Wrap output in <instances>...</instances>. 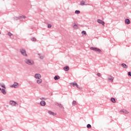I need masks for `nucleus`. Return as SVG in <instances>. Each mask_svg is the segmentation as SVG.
<instances>
[{
	"mask_svg": "<svg viewBox=\"0 0 131 131\" xmlns=\"http://www.w3.org/2000/svg\"><path fill=\"white\" fill-rule=\"evenodd\" d=\"M71 84H72V85H73V86H74V85H76H76H77V83H76V82H74V83H72Z\"/></svg>",
	"mask_w": 131,
	"mask_h": 131,
	"instance_id": "obj_29",
	"label": "nucleus"
},
{
	"mask_svg": "<svg viewBox=\"0 0 131 131\" xmlns=\"http://www.w3.org/2000/svg\"><path fill=\"white\" fill-rule=\"evenodd\" d=\"M121 66H122L123 68H124V69H127L128 68V67L125 63H122Z\"/></svg>",
	"mask_w": 131,
	"mask_h": 131,
	"instance_id": "obj_12",
	"label": "nucleus"
},
{
	"mask_svg": "<svg viewBox=\"0 0 131 131\" xmlns=\"http://www.w3.org/2000/svg\"><path fill=\"white\" fill-rule=\"evenodd\" d=\"M28 83L30 84V85H33V83L31 82V81H28Z\"/></svg>",
	"mask_w": 131,
	"mask_h": 131,
	"instance_id": "obj_30",
	"label": "nucleus"
},
{
	"mask_svg": "<svg viewBox=\"0 0 131 131\" xmlns=\"http://www.w3.org/2000/svg\"><path fill=\"white\" fill-rule=\"evenodd\" d=\"M40 100H45V101L48 100V98L45 97H41L39 98Z\"/></svg>",
	"mask_w": 131,
	"mask_h": 131,
	"instance_id": "obj_28",
	"label": "nucleus"
},
{
	"mask_svg": "<svg viewBox=\"0 0 131 131\" xmlns=\"http://www.w3.org/2000/svg\"><path fill=\"white\" fill-rule=\"evenodd\" d=\"M56 105L57 106H58V107H59V108H61V109L63 108V105H62V104H61V103H57L56 104Z\"/></svg>",
	"mask_w": 131,
	"mask_h": 131,
	"instance_id": "obj_18",
	"label": "nucleus"
},
{
	"mask_svg": "<svg viewBox=\"0 0 131 131\" xmlns=\"http://www.w3.org/2000/svg\"><path fill=\"white\" fill-rule=\"evenodd\" d=\"M0 91H2V88H0Z\"/></svg>",
	"mask_w": 131,
	"mask_h": 131,
	"instance_id": "obj_37",
	"label": "nucleus"
},
{
	"mask_svg": "<svg viewBox=\"0 0 131 131\" xmlns=\"http://www.w3.org/2000/svg\"><path fill=\"white\" fill-rule=\"evenodd\" d=\"M86 4H84V1H81L80 2V5L81 6H84L86 5Z\"/></svg>",
	"mask_w": 131,
	"mask_h": 131,
	"instance_id": "obj_22",
	"label": "nucleus"
},
{
	"mask_svg": "<svg viewBox=\"0 0 131 131\" xmlns=\"http://www.w3.org/2000/svg\"><path fill=\"white\" fill-rule=\"evenodd\" d=\"M75 14H77V15H78V14H80V11H79V10H76L75 11Z\"/></svg>",
	"mask_w": 131,
	"mask_h": 131,
	"instance_id": "obj_23",
	"label": "nucleus"
},
{
	"mask_svg": "<svg viewBox=\"0 0 131 131\" xmlns=\"http://www.w3.org/2000/svg\"><path fill=\"white\" fill-rule=\"evenodd\" d=\"M34 77L37 79L36 83L38 84L41 83L42 82V80L41 78V75L40 74H36L34 75Z\"/></svg>",
	"mask_w": 131,
	"mask_h": 131,
	"instance_id": "obj_2",
	"label": "nucleus"
},
{
	"mask_svg": "<svg viewBox=\"0 0 131 131\" xmlns=\"http://www.w3.org/2000/svg\"><path fill=\"white\" fill-rule=\"evenodd\" d=\"M38 56L39 59H41V60H43V58H45V56L43 55H41V54L40 53H39Z\"/></svg>",
	"mask_w": 131,
	"mask_h": 131,
	"instance_id": "obj_15",
	"label": "nucleus"
},
{
	"mask_svg": "<svg viewBox=\"0 0 131 131\" xmlns=\"http://www.w3.org/2000/svg\"><path fill=\"white\" fill-rule=\"evenodd\" d=\"M2 88H4L5 89H6V85L5 84H1Z\"/></svg>",
	"mask_w": 131,
	"mask_h": 131,
	"instance_id": "obj_32",
	"label": "nucleus"
},
{
	"mask_svg": "<svg viewBox=\"0 0 131 131\" xmlns=\"http://www.w3.org/2000/svg\"><path fill=\"white\" fill-rule=\"evenodd\" d=\"M128 76H131V72H128Z\"/></svg>",
	"mask_w": 131,
	"mask_h": 131,
	"instance_id": "obj_36",
	"label": "nucleus"
},
{
	"mask_svg": "<svg viewBox=\"0 0 131 131\" xmlns=\"http://www.w3.org/2000/svg\"><path fill=\"white\" fill-rule=\"evenodd\" d=\"M19 86H20L19 83L16 82H15L12 85H10V88H14V89H18Z\"/></svg>",
	"mask_w": 131,
	"mask_h": 131,
	"instance_id": "obj_7",
	"label": "nucleus"
},
{
	"mask_svg": "<svg viewBox=\"0 0 131 131\" xmlns=\"http://www.w3.org/2000/svg\"><path fill=\"white\" fill-rule=\"evenodd\" d=\"M82 35H86V32L85 31H82L81 32Z\"/></svg>",
	"mask_w": 131,
	"mask_h": 131,
	"instance_id": "obj_21",
	"label": "nucleus"
},
{
	"mask_svg": "<svg viewBox=\"0 0 131 131\" xmlns=\"http://www.w3.org/2000/svg\"><path fill=\"white\" fill-rule=\"evenodd\" d=\"M26 18V16L25 15H21L18 17L15 16L13 18L14 20H19L20 21H23V19H25Z\"/></svg>",
	"mask_w": 131,
	"mask_h": 131,
	"instance_id": "obj_6",
	"label": "nucleus"
},
{
	"mask_svg": "<svg viewBox=\"0 0 131 131\" xmlns=\"http://www.w3.org/2000/svg\"><path fill=\"white\" fill-rule=\"evenodd\" d=\"M90 49L92 51H94V52H97V53H99V54H102V53H103V52H102V50H101V49L96 47H90Z\"/></svg>",
	"mask_w": 131,
	"mask_h": 131,
	"instance_id": "obj_3",
	"label": "nucleus"
},
{
	"mask_svg": "<svg viewBox=\"0 0 131 131\" xmlns=\"http://www.w3.org/2000/svg\"><path fill=\"white\" fill-rule=\"evenodd\" d=\"M31 40H32V41H36V38H35L34 37H32L31 38Z\"/></svg>",
	"mask_w": 131,
	"mask_h": 131,
	"instance_id": "obj_24",
	"label": "nucleus"
},
{
	"mask_svg": "<svg viewBox=\"0 0 131 131\" xmlns=\"http://www.w3.org/2000/svg\"><path fill=\"white\" fill-rule=\"evenodd\" d=\"M0 34H1V32H0Z\"/></svg>",
	"mask_w": 131,
	"mask_h": 131,
	"instance_id": "obj_39",
	"label": "nucleus"
},
{
	"mask_svg": "<svg viewBox=\"0 0 131 131\" xmlns=\"http://www.w3.org/2000/svg\"><path fill=\"white\" fill-rule=\"evenodd\" d=\"M87 128H91L92 127V125L90 124H88L86 125Z\"/></svg>",
	"mask_w": 131,
	"mask_h": 131,
	"instance_id": "obj_25",
	"label": "nucleus"
},
{
	"mask_svg": "<svg viewBox=\"0 0 131 131\" xmlns=\"http://www.w3.org/2000/svg\"><path fill=\"white\" fill-rule=\"evenodd\" d=\"M76 88H77V89H79V90H80V89H81L80 87H79V86L78 85V84H77V85H76Z\"/></svg>",
	"mask_w": 131,
	"mask_h": 131,
	"instance_id": "obj_35",
	"label": "nucleus"
},
{
	"mask_svg": "<svg viewBox=\"0 0 131 131\" xmlns=\"http://www.w3.org/2000/svg\"><path fill=\"white\" fill-rule=\"evenodd\" d=\"M97 76H98V77H101V74L100 73H97Z\"/></svg>",
	"mask_w": 131,
	"mask_h": 131,
	"instance_id": "obj_34",
	"label": "nucleus"
},
{
	"mask_svg": "<svg viewBox=\"0 0 131 131\" xmlns=\"http://www.w3.org/2000/svg\"><path fill=\"white\" fill-rule=\"evenodd\" d=\"M73 28L74 29H77V25H76V24H75L74 26H73Z\"/></svg>",
	"mask_w": 131,
	"mask_h": 131,
	"instance_id": "obj_27",
	"label": "nucleus"
},
{
	"mask_svg": "<svg viewBox=\"0 0 131 131\" xmlns=\"http://www.w3.org/2000/svg\"><path fill=\"white\" fill-rule=\"evenodd\" d=\"M9 104L10 106H12V107H16V106H18L19 105L18 103L16 102V101L14 100H10Z\"/></svg>",
	"mask_w": 131,
	"mask_h": 131,
	"instance_id": "obj_5",
	"label": "nucleus"
},
{
	"mask_svg": "<svg viewBox=\"0 0 131 131\" xmlns=\"http://www.w3.org/2000/svg\"><path fill=\"white\" fill-rule=\"evenodd\" d=\"M40 106H42L43 107L46 106V101H45V100H41L40 102Z\"/></svg>",
	"mask_w": 131,
	"mask_h": 131,
	"instance_id": "obj_9",
	"label": "nucleus"
},
{
	"mask_svg": "<svg viewBox=\"0 0 131 131\" xmlns=\"http://www.w3.org/2000/svg\"><path fill=\"white\" fill-rule=\"evenodd\" d=\"M114 80V77L112 76L108 77L107 78V81H111V82H112V81H113Z\"/></svg>",
	"mask_w": 131,
	"mask_h": 131,
	"instance_id": "obj_10",
	"label": "nucleus"
},
{
	"mask_svg": "<svg viewBox=\"0 0 131 131\" xmlns=\"http://www.w3.org/2000/svg\"><path fill=\"white\" fill-rule=\"evenodd\" d=\"M1 93H2L3 95L7 94V92L6 91V89H2L1 90Z\"/></svg>",
	"mask_w": 131,
	"mask_h": 131,
	"instance_id": "obj_16",
	"label": "nucleus"
},
{
	"mask_svg": "<svg viewBox=\"0 0 131 131\" xmlns=\"http://www.w3.org/2000/svg\"><path fill=\"white\" fill-rule=\"evenodd\" d=\"M24 63L29 66H34L35 63L34 62V60L32 59H29L27 58H25L24 60Z\"/></svg>",
	"mask_w": 131,
	"mask_h": 131,
	"instance_id": "obj_1",
	"label": "nucleus"
},
{
	"mask_svg": "<svg viewBox=\"0 0 131 131\" xmlns=\"http://www.w3.org/2000/svg\"><path fill=\"white\" fill-rule=\"evenodd\" d=\"M8 35L9 36H12L13 35V34H12V33H11V32H8Z\"/></svg>",
	"mask_w": 131,
	"mask_h": 131,
	"instance_id": "obj_31",
	"label": "nucleus"
},
{
	"mask_svg": "<svg viewBox=\"0 0 131 131\" xmlns=\"http://www.w3.org/2000/svg\"><path fill=\"white\" fill-rule=\"evenodd\" d=\"M52 27V25L51 24H48V28H51Z\"/></svg>",
	"mask_w": 131,
	"mask_h": 131,
	"instance_id": "obj_33",
	"label": "nucleus"
},
{
	"mask_svg": "<svg viewBox=\"0 0 131 131\" xmlns=\"http://www.w3.org/2000/svg\"><path fill=\"white\" fill-rule=\"evenodd\" d=\"M23 19H24V18H21V20H23Z\"/></svg>",
	"mask_w": 131,
	"mask_h": 131,
	"instance_id": "obj_38",
	"label": "nucleus"
},
{
	"mask_svg": "<svg viewBox=\"0 0 131 131\" xmlns=\"http://www.w3.org/2000/svg\"><path fill=\"white\" fill-rule=\"evenodd\" d=\"M72 105H77V102H76V101H73L72 102Z\"/></svg>",
	"mask_w": 131,
	"mask_h": 131,
	"instance_id": "obj_26",
	"label": "nucleus"
},
{
	"mask_svg": "<svg viewBox=\"0 0 131 131\" xmlns=\"http://www.w3.org/2000/svg\"><path fill=\"white\" fill-rule=\"evenodd\" d=\"M54 80H58V79H60V76L58 75H56L54 77Z\"/></svg>",
	"mask_w": 131,
	"mask_h": 131,
	"instance_id": "obj_17",
	"label": "nucleus"
},
{
	"mask_svg": "<svg viewBox=\"0 0 131 131\" xmlns=\"http://www.w3.org/2000/svg\"><path fill=\"white\" fill-rule=\"evenodd\" d=\"M48 113H49L50 115H53V116L57 115V114L56 113H54L51 111H48Z\"/></svg>",
	"mask_w": 131,
	"mask_h": 131,
	"instance_id": "obj_8",
	"label": "nucleus"
},
{
	"mask_svg": "<svg viewBox=\"0 0 131 131\" xmlns=\"http://www.w3.org/2000/svg\"><path fill=\"white\" fill-rule=\"evenodd\" d=\"M120 112L124 113V114H128V111H126V110H122L120 111Z\"/></svg>",
	"mask_w": 131,
	"mask_h": 131,
	"instance_id": "obj_14",
	"label": "nucleus"
},
{
	"mask_svg": "<svg viewBox=\"0 0 131 131\" xmlns=\"http://www.w3.org/2000/svg\"><path fill=\"white\" fill-rule=\"evenodd\" d=\"M125 24H127V25L130 24V20H129V19L126 18L125 20Z\"/></svg>",
	"mask_w": 131,
	"mask_h": 131,
	"instance_id": "obj_13",
	"label": "nucleus"
},
{
	"mask_svg": "<svg viewBox=\"0 0 131 131\" xmlns=\"http://www.w3.org/2000/svg\"><path fill=\"white\" fill-rule=\"evenodd\" d=\"M98 23H99V24H102V25H105V22L104 21L101 20V19H98L97 20Z\"/></svg>",
	"mask_w": 131,
	"mask_h": 131,
	"instance_id": "obj_11",
	"label": "nucleus"
},
{
	"mask_svg": "<svg viewBox=\"0 0 131 131\" xmlns=\"http://www.w3.org/2000/svg\"><path fill=\"white\" fill-rule=\"evenodd\" d=\"M0 85H1V83H0Z\"/></svg>",
	"mask_w": 131,
	"mask_h": 131,
	"instance_id": "obj_40",
	"label": "nucleus"
},
{
	"mask_svg": "<svg viewBox=\"0 0 131 131\" xmlns=\"http://www.w3.org/2000/svg\"><path fill=\"white\" fill-rule=\"evenodd\" d=\"M19 52L20 54L23 56V57H27L28 55L26 53V50L24 48H21L19 49Z\"/></svg>",
	"mask_w": 131,
	"mask_h": 131,
	"instance_id": "obj_4",
	"label": "nucleus"
},
{
	"mask_svg": "<svg viewBox=\"0 0 131 131\" xmlns=\"http://www.w3.org/2000/svg\"><path fill=\"white\" fill-rule=\"evenodd\" d=\"M63 70H64V71H68L69 70V67L66 66V67H64Z\"/></svg>",
	"mask_w": 131,
	"mask_h": 131,
	"instance_id": "obj_19",
	"label": "nucleus"
},
{
	"mask_svg": "<svg viewBox=\"0 0 131 131\" xmlns=\"http://www.w3.org/2000/svg\"><path fill=\"white\" fill-rule=\"evenodd\" d=\"M111 102H112V103H116V101L115 100V98H112L111 99Z\"/></svg>",
	"mask_w": 131,
	"mask_h": 131,
	"instance_id": "obj_20",
	"label": "nucleus"
}]
</instances>
